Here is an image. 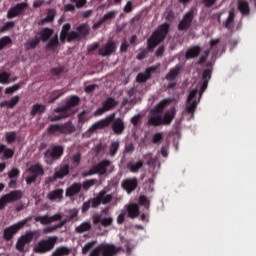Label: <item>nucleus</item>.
I'll return each instance as SVG.
<instances>
[{
  "label": "nucleus",
  "instance_id": "39",
  "mask_svg": "<svg viewBox=\"0 0 256 256\" xmlns=\"http://www.w3.org/2000/svg\"><path fill=\"white\" fill-rule=\"evenodd\" d=\"M41 43V39L39 37H35L26 42L25 48L27 51H31V49H35Z\"/></svg>",
  "mask_w": 256,
  "mask_h": 256
},
{
  "label": "nucleus",
  "instance_id": "1",
  "mask_svg": "<svg viewBox=\"0 0 256 256\" xmlns=\"http://www.w3.org/2000/svg\"><path fill=\"white\" fill-rule=\"evenodd\" d=\"M169 29H171L170 23L165 22L159 25L147 39V48L139 49L140 52L137 54L136 59H138V61H143L149 53H153V51H155V47L165 41L167 35H169Z\"/></svg>",
  "mask_w": 256,
  "mask_h": 256
},
{
  "label": "nucleus",
  "instance_id": "36",
  "mask_svg": "<svg viewBox=\"0 0 256 256\" xmlns=\"http://www.w3.org/2000/svg\"><path fill=\"white\" fill-rule=\"evenodd\" d=\"M19 96H14L10 100H5L0 103V107H8V109H13L17 103H19Z\"/></svg>",
  "mask_w": 256,
  "mask_h": 256
},
{
  "label": "nucleus",
  "instance_id": "52",
  "mask_svg": "<svg viewBox=\"0 0 256 256\" xmlns=\"http://www.w3.org/2000/svg\"><path fill=\"white\" fill-rule=\"evenodd\" d=\"M81 38L79 34L75 31H70L68 37L66 38V41L68 43H71L72 41H79Z\"/></svg>",
  "mask_w": 256,
  "mask_h": 256
},
{
  "label": "nucleus",
  "instance_id": "7",
  "mask_svg": "<svg viewBox=\"0 0 256 256\" xmlns=\"http://www.w3.org/2000/svg\"><path fill=\"white\" fill-rule=\"evenodd\" d=\"M31 219H33V218L32 217L25 218V219L17 222L16 224H13V225L5 228L3 231L4 241H11V239H13V237H15V235H17V233H19V231H21V229H23L24 227H27V225H28L29 221H31Z\"/></svg>",
  "mask_w": 256,
  "mask_h": 256
},
{
  "label": "nucleus",
  "instance_id": "8",
  "mask_svg": "<svg viewBox=\"0 0 256 256\" xmlns=\"http://www.w3.org/2000/svg\"><path fill=\"white\" fill-rule=\"evenodd\" d=\"M111 166L110 160L104 159L98 164L92 166L88 172H84L82 177H89L91 175H106L107 167Z\"/></svg>",
  "mask_w": 256,
  "mask_h": 256
},
{
  "label": "nucleus",
  "instance_id": "40",
  "mask_svg": "<svg viewBox=\"0 0 256 256\" xmlns=\"http://www.w3.org/2000/svg\"><path fill=\"white\" fill-rule=\"evenodd\" d=\"M91 222H82L79 226L75 228L76 233H85L91 231Z\"/></svg>",
  "mask_w": 256,
  "mask_h": 256
},
{
  "label": "nucleus",
  "instance_id": "4",
  "mask_svg": "<svg viewBox=\"0 0 256 256\" xmlns=\"http://www.w3.org/2000/svg\"><path fill=\"white\" fill-rule=\"evenodd\" d=\"M65 153V148L61 145L52 144L44 152V163L46 165H53L55 161H59L63 154Z\"/></svg>",
  "mask_w": 256,
  "mask_h": 256
},
{
  "label": "nucleus",
  "instance_id": "16",
  "mask_svg": "<svg viewBox=\"0 0 256 256\" xmlns=\"http://www.w3.org/2000/svg\"><path fill=\"white\" fill-rule=\"evenodd\" d=\"M138 185H139V181L137 180L136 177H134V178H127V179L122 181V188L128 194L129 193H133V191H135V189H137Z\"/></svg>",
  "mask_w": 256,
  "mask_h": 256
},
{
  "label": "nucleus",
  "instance_id": "14",
  "mask_svg": "<svg viewBox=\"0 0 256 256\" xmlns=\"http://www.w3.org/2000/svg\"><path fill=\"white\" fill-rule=\"evenodd\" d=\"M27 9L26 3H18L15 6L11 7L7 12L8 19H15V17H19V15H23L25 10Z\"/></svg>",
  "mask_w": 256,
  "mask_h": 256
},
{
  "label": "nucleus",
  "instance_id": "26",
  "mask_svg": "<svg viewBox=\"0 0 256 256\" xmlns=\"http://www.w3.org/2000/svg\"><path fill=\"white\" fill-rule=\"evenodd\" d=\"M143 165V160H138L137 162L130 161L127 163V169L130 171V173H139Z\"/></svg>",
  "mask_w": 256,
  "mask_h": 256
},
{
  "label": "nucleus",
  "instance_id": "37",
  "mask_svg": "<svg viewBox=\"0 0 256 256\" xmlns=\"http://www.w3.org/2000/svg\"><path fill=\"white\" fill-rule=\"evenodd\" d=\"M69 31H71V24H64L60 32V41L62 43H65V41H67V38L69 37Z\"/></svg>",
  "mask_w": 256,
  "mask_h": 256
},
{
  "label": "nucleus",
  "instance_id": "12",
  "mask_svg": "<svg viewBox=\"0 0 256 256\" xmlns=\"http://www.w3.org/2000/svg\"><path fill=\"white\" fill-rule=\"evenodd\" d=\"M119 105V102L115 100V98L109 97L104 102H102V107L98 108L94 115L96 117H99L103 115V113H107V111H111L114 107H117Z\"/></svg>",
  "mask_w": 256,
  "mask_h": 256
},
{
  "label": "nucleus",
  "instance_id": "58",
  "mask_svg": "<svg viewBox=\"0 0 256 256\" xmlns=\"http://www.w3.org/2000/svg\"><path fill=\"white\" fill-rule=\"evenodd\" d=\"M19 89H21V85L15 84L11 87L6 88L5 94L6 95H11L12 93H15V91H19Z\"/></svg>",
  "mask_w": 256,
  "mask_h": 256
},
{
  "label": "nucleus",
  "instance_id": "10",
  "mask_svg": "<svg viewBox=\"0 0 256 256\" xmlns=\"http://www.w3.org/2000/svg\"><path fill=\"white\" fill-rule=\"evenodd\" d=\"M193 19H195V10L190 9L187 11L183 18L178 23V31H187L193 23Z\"/></svg>",
  "mask_w": 256,
  "mask_h": 256
},
{
  "label": "nucleus",
  "instance_id": "21",
  "mask_svg": "<svg viewBox=\"0 0 256 256\" xmlns=\"http://www.w3.org/2000/svg\"><path fill=\"white\" fill-rule=\"evenodd\" d=\"M127 215L130 219H137L140 215L139 205L135 203H130L126 205Z\"/></svg>",
  "mask_w": 256,
  "mask_h": 256
},
{
  "label": "nucleus",
  "instance_id": "63",
  "mask_svg": "<svg viewBox=\"0 0 256 256\" xmlns=\"http://www.w3.org/2000/svg\"><path fill=\"white\" fill-rule=\"evenodd\" d=\"M19 169L17 168H12V170L10 172H8V177L9 179H16V177L19 176Z\"/></svg>",
  "mask_w": 256,
  "mask_h": 256
},
{
  "label": "nucleus",
  "instance_id": "49",
  "mask_svg": "<svg viewBox=\"0 0 256 256\" xmlns=\"http://www.w3.org/2000/svg\"><path fill=\"white\" fill-rule=\"evenodd\" d=\"M55 15L56 12L53 9H49L47 11V16L45 17V19L43 20L44 23H51L52 21L55 20Z\"/></svg>",
  "mask_w": 256,
  "mask_h": 256
},
{
  "label": "nucleus",
  "instance_id": "59",
  "mask_svg": "<svg viewBox=\"0 0 256 256\" xmlns=\"http://www.w3.org/2000/svg\"><path fill=\"white\" fill-rule=\"evenodd\" d=\"M89 201H90V205L93 209H97V207H99V205H101V200L98 195L95 198L89 199Z\"/></svg>",
  "mask_w": 256,
  "mask_h": 256
},
{
  "label": "nucleus",
  "instance_id": "28",
  "mask_svg": "<svg viewBox=\"0 0 256 256\" xmlns=\"http://www.w3.org/2000/svg\"><path fill=\"white\" fill-rule=\"evenodd\" d=\"M98 199H100V203H102V205H107L113 201V195L107 194V190L103 189L98 193Z\"/></svg>",
  "mask_w": 256,
  "mask_h": 256
},
{
  "label": "nucleus",
  "instance_id": "13",
  "mask_svg": "<svg viewBox=\"0 0 256 256\" xmlns=\"http://www.w3.org/2000/svg\"><path fill=\"white\" fill-rule=\"evenodd\" d=\"M197 90L193 89L190 91L188 98H187V104H186V112L189 113V115H193L195 113V109H197Z\"/></svg>",
  "mask_w": 256,
  "mask_h": 256
},
{
  "label": "nucleus",
  "instance_id": "57",
  "mask_svg": "<svg viewBox=\"0 0 256 256\" xmlns=\"http://www.w3.org/2000/svg\"><path fill=\"white\" fill-rule=\"evenodd\" d=\"M161 141H163V133L158 132V133L153 135L152 143L154 145H157V144L161 143Z\"/></svg>",
  "mask_w": 256,
  "mask_h": 256
},
{
  "label": "nucleus",
  "instance_id": "45",
  "mask_svg": "<svg viewBox=\"0 0 256 256\" xmlns=\"http://www.w3.org/2000/svg\"><path fill=\"white\" fill-rule=\"evenodd\" d=\"M117 151H119V141H113L109 147V155L110 157H115L117 155Z\"/></svg>",
  "mask_w": 256,
  "mask_h": 256
},
{
  "label": "nucleus",
  "instance_id": "48",
  "mask_svg": "<svg viewBox=\"0 0 256 256\" xmlns=\"http://www.w3.org/2000/svg\"><path fill=\"white\" fill-rule=\"evenodd\" d=\"M10 78H11V74L9 72L3 71L0 73V83L2 85H8Z\"/></svg>",
  "mask_w": 256,
  "mask_h": 256
},
{
  "label": "nucleus",
  "instance_id": "41",
  "mask_svg": "<svg viewBox=\"0 0 256 256\" xmlns=\"http://www.w3.org/2000/svg\"><path fill=\"white\" fill-rule=\"evenodd\" d=\"M71 253V250L65 246H60L55 249V251L52 253V256H64L69 255Z\"/></svg>",
  "mask_w": 256,
  "mask_h": 256
},
{
  "label": "nucleus",
  "instance_id": "34",
  "mask_svg": "<svg viewBox=\"0 0 256 256\" xmlns=\"http://www.w3.org/2000/svg\"><path fill=\"white\" fill-rule=\"evenodd\" d=\"M46 109H47V107L43 104H39V103L34 104L32 106V110L30 112V115L32 117H35V115H37V114L41 115V114L45 113Z\"/></svg>",
  "mask_w": 256,
  "mask_h": 256
},
{
  "label": "nucleus",
  "instance_id": "35",
  "mask_svg": "<svg viewBox=\"0 0 256 256\" xmlns=\"http://www.w3.org/2000/svg\"><path fill=\"white\" fill-rule=\"evenodd\" d=\"M234 21H235V10H230L229 16L225 21V28L230 31H233V28L235 27Z\"/></svg>",
  "mask_w": 256,
  "mask_h": 256
},
{
  "label": "nucleus",
  "instance_id": "53",
  "mask_svg": "<svg viewBox=\"0 0 256 256\" xmlns=\"http://www.w3.org/2000/svg\"><path fill=\"white\" fill-rule=\"evenodd\" d=\"M138 203L139 205H142L143 207H145V209H149L150 202L147 196L141 195L138 199Z\"/></svg>",
  "mask_w": 256,
  "mask_h": 256
},
{
  "label": "nucleus",
  "instance_id": "56",
  "mask_svg": "<svg viewBox=\"0 0 256 256\" xmlns=\"http://www.w3.org/2000/svg\"><path fill=\"white\" fill-rule=\"evenodd\" d=\"M15 27V22L9 21L6 22L1 28H0V33H5V31H9V29H13Z\"/></svg>",
  "mask_w": 256,
  "mask_h": 256
},
{
  "label": "nucleus",
  "instance_id": "23",
  "mask_svg": "<svg viewBox=\"0 0 256 256\" xmlns=\"http://www.w3.org/2000/svg\"><path fill=\"white\" fill-rule=\"evenodd\" d=\"M60 133L61 135H71L75 133V125L72 121H68L64 124H60Z\"/></svg>",
  "mask_w": 256,
  "mask_h": 256
},
{
  "label": "nucleus",
  "instance_id": "51",
  "mask_svg": "<svg viewBox=\"0 0 256 256\" xmlns=\"http://www.w3.org/2000/svg\"><path fill=\"white\" fill-rule=\"evenodd\" d=\"M64 71H65V66H58V67L52 68L50 70V73L54 77H59V75H61V73H63Z\"/></svg>",
  "mask_w": 256,
  "mask_h": 256
},
{
  "label": "nucleus",
  "instance_id": "60",
  "mask_svg": "<svg viewBox=\"0 0 256 256\" xmlns=\"http://www.w3.org/2000/svg\"><path fill=\"white\" fill-rule=\"evenodd\" d=\"M157 69H159V66L148 67L145 70V74L144 75L147 77V79H151V73H155V71H157Z\"/></svg>",
  "mask_w": 256,
  "mask_h": 256
},
{
  "label": "nucleus",
  "instance_id": "29",
  "mask_svg": "<svg viewBox=\"0 0 256 256\" xmlns=\"http://www.w3.org/2000/svg\"><path fill=\"white\" fill-rule=\"evenodd\" d=\"M3 153L2 160L5 159H13V155H15V150L7 148L4 144L0 145V155Z\"/></svg>",
  "mask_w": 256,
  "mask_h": 256
},
{
  "label": "nucleus",
  "instance_id": "61",
  "mask_svg": "<svg viewBox=\"0 0 256 256\" xmlns=\"http://www.w3.org/2000/svg\"><path fill=\"white\" fill-rule=\"evenodd\" d=\"M143 118V116H141V114H136L131 118V123L134 127H137V125H139V123H141V119Z\"/></svg>",
  "mask_w": 256,
  "mask_h": 256
},
{
  "label": "nucleus",
  "instance_id": "47",
  "mask_svg": "<svg viewBox=\"0 0 256 256\" xmlns=\"http://www.w3.org/2000/svg\"><path fill=\"white\" fill-rule=\"evenodd\" d=\"M13 43V40H11V37L4 36L0 38V51H3L4 47H7L8 45H11Z\"/></svg>",
  "mask_w": 256,
  "mask_h": 256
},
{
  "label": "nucleus",
  "instance_id": "38",
  "mask_svg": "<svg viewBox=\"0 0 256 256\" xmlns=\"http://www.w3.org/2000/svg\"><path fill=\"white\" fill-rule=\"evenodd\" d=\"M77 34L79 35L80 39H85L89 35V26L87 24H80L76 28Z\"/></svg>",
  "mask_w": 256,
  "mask_h": 256
},
{
  "label": "nucleus",
  "instance_id": "46",
  "mask_svg": "<svg viewBox=\"0 0 256 256\" xmlns=\"http://www.w3.org/2000/svg\"><path fill=\"white\" fill-rule=\"evenodd\" d=\"M48 135H55V133H61V124H51L47 128Z\"/></svg>",
  "mask_w": 256,
  "mask_h": 256
},
{
  "label": "nucleus",
  "instance_id": "19",
  "mask_svg": "<svg viewBox=\"0 0 256 256\" xmlns=\"http://www.w3.org/2000/svg\"><path fill=\"white\" fill-rule=\"evenodd\" d=\"M98 248L100 249L102 256H112L117 253V247L113 244H100Z\"/></svg>",
  "mask_w": 256,
  "mask_h": 256
},
{
  "label": "nucleus",
  "instance_id": "18",
  "mask_svg": "<svg viewBox=\"0 0 256 256\" xmlns=\"http://www.w3.org/2000/svg\"><path fill=\"white\" fill-rule=\"evenodd\" d=\"M211 73H212V70L209 68L203 71L202 84L200 87V95H202V93H205V91L207 90V87L209 86V81H211Z\"/></svg>",
  "mask_w": 256,
  "mask_h": 256
},
{
  "label": "nucleus",
  "instance_id": "30",
  "mask_svg": "<svg viewBox=\"0 0 256 256\" xmlns=\"http://www.w3.org/2000/svg\"><path fill=\"white\" fill-rule=\"evenodd\" d=\"M49 201H62L63 189H55L47 195Z\"/></svg>",
  "mask_w": 256,
  "mask_h": 256
},
{
  "label": "nucleus",
  "instance_id": "54",
  "mask_svg": "<svg viewBox=\"0 0 256 256\" xmlns=\"http://www.w3.org/2000/svg\"><path fill=\"white\" fill-rule=\"evenodd\" d=\"M116 15H117V11L111 10V11L107 12L106 14H104L102 19L105 23V21H111V19H115Z\"/></svg>",
  "mask_w": 256,
  "mask_h": 256
},
{
  "label": "nucleus",
  "instance_id": "44",
  "mask_svg": "<svg viewBox=\"0 0 256 256\" xmlns=\"http://www.w3.org/2000/svg\"><path fill=\"white\" fill-rule=\"evenodd\" d=\"M97 183H99L98 179L86 180L81 184L82 189H84L85 191H89V189H91V187H93V185H97Z\"/></svg>",
  "mask_w": 256,
  "mask_h": 256
},
{
  "label": "nucleus",
  "instance_id": "2",
  "mask_svg": "<svg viewBox=\"0 0 256 256\" xmlns=\"http://www.w3.org/2000/svg\"><path fill=\"white\" fill-rule=\"evenodd\" d=\"M111 124H112L111 129L114 135H123L125 131V122L122 120V118H115V114H111L106 118L94 123L87 130L86 133L93 135V133H95V131H98V129H105V127H109V125Z\"/></svg>",
  "mask_w": 256,
  "mask_h": 256
},
{
  "label": "nucleus",
  "instance_id": "22",
  "mask_svg": "<svg viewBox=\"0 0 256 256\" xmlns=\"http://www.w3.org/2000/svg\"><path fill=\"white\" fill-rule=\"evenodd\" d=\"M82 185L79 182H74L70 187L66 189L65 195L67 197H75L81 193Z\"/></svg>",
  "mask_w": 256,
  "mask_h": 256
},
{
  "label": "nucleus",
  "instance_id": "64",
  "mask_svg": "<svg viewBox=\"0 0 256 256\" xmlns=\"http://www.w3.org/2000/svg\"><path fill=\"white\" fill-rule=\"evenodd\" d=\"M62 95H63V92L61 93H59V91L52 92V96L49 100V103H55V101L59 99V97H61Z\"/></svg>",
  "mask_w": 256,
  "mask_h": 256
},
{
  "label": "nucleus",
  "instance_id": "25",
  "mask_svg": "<svg viewBox=\"0 0 256 256\" xmlns=\"http://www.w3.org/2000/svg\"><path fill=\"white\" fill-rule=\"evenodd\" d=\"M199 55H201V47L192 46L187 49L185 59H195V57H199Z\"/></svg>",
  "mask_w": 256,
  "mask_h": 256
},
{
  "label": "nucleus",
  "instance_id": "50",
  "mask_svg": "<svg viewBox=\"0 0 256 256\" xmlns=\"http://www.w3.org/2000/svg\"><path fill=\"white\" fill-rule=\"evenodd\" d=\"M96 244H97V241H91L86 243L82 248L83 255H87V253H89V251H91V249H93V247H95Z\"/></svg>",
  "mask_w": 256,
  "mask_h": 256
},
{
  "label": "nucleus",
  "instance_id": "31",
  "mask_svg": "<svg viewBox=\"0 0 256 256\" xmlns=\"http://www.w3.org/2000/svg\"><path fill=\"white\" fill-rule=\"evenodd\" d=\"M179 73H181V66L177 65L174 68L170 69L165 78L167 79V81H175V79L179 77Z\"/></svg>",
  "mask_w": 256,
  "mask_h": 256
},
{
  "label": "nucleus",
  "instance_id": "15",
  "mask_svg": "<svg viewBox=\"0 0 256 256\" xmlns=\"http://www.w3.org/2000/svg\"><path fill=\"white\" fill-rule=\"evenodd\" d=\"M117 50V44L113 41H108L104 47L99 49L98 55L101 57H109V55H113Z\"/></svg>",
  "mask_w": 256,
  "mask_h": 256
},
{
  "label": "nucleus",
  "instance_id": "5",
  "mask_svg": "<svg viewBox=\"0 0 256 256\" xmlns=\"http://www.w3.org/2000/svg\"><path fill=\"white\" fill-rule=\"evenodd\" d=\"M41 237V230L26 231L16 242V249L20 253L25 252V245H29L32 241H37Z\"/></svg>",
  "mask_w": 256,
  "mask_h": 256
},
{
  "label": "nucleus",
  "instance_id": "9",
  "mask_svg": "<svg viewBox=\"0 0 256 256\" xmlns=\"http://www.w3.org/2000/svg\"><path fill=\"white\" fill-rule=\"evenodd\" d=\"M22 197L23 193H21L20 190H15L6 195H3L0 198V211H2V209H5L8 203H14V201H19V199H21Z\"/></svg>",
  "mask_w": 256,
  "mask_h": 256
},
{
  "label": "nucleus",
  "instance_id": "27",
  "mask_svg": "<svg viewBox=\"0 0 256 256\" xmlns=\"http://www.w3.org/2000/svg\"><path fill=\"white\" fill-rule=\"evenodd\" d=\"M238 10L244 16L249 15L251 13V8H249V1L238 0Z\"/></svg>",
  "mask_w": 256,
  "mask_h": 256
},
{
  "label": "nucleus",
  "instance_id": "6",
  "mask_svg": "<svg viewBox=\"0 0 256 256\" xmlns=\"http://www.w3.org/2000/svg\"><path fill=\"white\" fill-rule=\"evenodd\" d=\"M57 236H50L48 239L40 240L33 248V252L38 255H43L45 253H49V251H53L55 249V245L57 244Z\"/></svg>",
  "mask_w": 256,
  "mask_h": 256
},
{
  "label": "nucleus",
  "instance_id": "55",
  "mask_svg": "<svg viewBox=\"0 0 256 256\" xmlns=\"http://www.w3.org/2000/svg\"><path fill=\"white\" fill-rule=\"evenodd\" d=\"M15 139H17V133L15 131L6 133L7 143H15Z\"/></svg>",
  "mask_w": 256,
  "mask_h": 256
},
{
  "label": "nucleus",
  "instance_id": "3",
  "mask_svg": "<svg viewBox=\"0 0 256 256\" xmlns=\"http://www.w3.org/2000/svg\"><path fill=\"white\" fill-rule=\"evenodd\" d=\"M177 115V109L175 107L170 108L168 111L162 114L150 115L148 119V125L150 127H161V125H171Z\"/></svg>",
  "mask_w": 256,
  "mask_h": 256
},
{
  "label": "nucleus",
  "instance_id": "62",
  "mask_svg": "<svg viewBox=\"0 0 256 256\" xmlns=\"http://www.w3.org/2000/svg\"><path fill=\"white\" fill-rule=\"evenodd\" d=\"M113 225V218L112 217H105L101 221V226L102 227H109Z\"/></svg>",
  "mask_w": 256,
  "mask_h": 256
},
{
  "label": "nucleus",
  "instance_id": "33",
  "mask_svg": "<svg viewBox=\"0 0 256 256\" xmlns=\"http://www.w3.org/2000/svg\"><path fill=\"white\" fill-rule=\"evenodd\" d=\"M59 47V36L56 34L46 45L47 51H55Z\"/></svg>",
  "mask_w": 256,
  "mask_h": 256
},
{
  "label": "nucleus",
  "instance_id": "43",
  "mask_svg": "<svg viewBox=\"0 0 256 256\" xmlns=\"http://www.w3.org/2000/svg\"><path fill=\"white\" fill-rule=\"evenodd\" d=\"M34 219L37 223H41V225H51V216H36Z\"/></svg>",
  "mask_w": 256,
  "mask_h": 256
},
{
  "label": "nucleus",
  "instance_id": "24",
  "mask_svg": "<svg viewBox=\"0 0 256 256\" xmlns=\"http://www.w3.org/2000/svg\"><path fill=\"white\" fill-rule=\"evenodd\" d=\"M28 171L36 179H37V177H43V175H45V169H43V166H41V164H34V165L30 166Z\"/></svg>",
  "mask_w": 256,
  "mask_h": 256
},
{
  "label": "nucleus",
  "instance_id": "17",
  "mask_svg": "<svg viewBox=\"0 0 256 256\" xmlns=\"http://www.w3.org/2000/svg\"><path fill=\"white\" fill-rule=\"evenodd\" d=\"M173 99L165 98L160 101L153 110H151V115H163V111H165V107L171 104Z\"/></svg>",
  "mask_w": 256,
  "mask_h": 256
},
{
  "label": "nucleus",
  "instance_id": "11",
  "mask_svg": "<svg viewBox=\"0 0 256 256\" xmlns=\"http://www.w3.org/2000/svg\"><path fill=\"white\" fill-rule=\"evenodd\" d=\"M81 103V98L77 95H72L67 101L66 104L62 107H57L54 109L55 113H69L70 109H73V107H77Z\"/></svg>",
  "mask_w": 256,
  "mask_h": 256
},
{
  "label": "nucleus",
  "instance_id": "42",
  "mask_svg": "<svg viewBox=\"0 0 256 256\" xmlns=\"http://www.w3.org/2000/svg\"><path fill=\"white\" fill-rule=\"evenodd\" d=\"M56 113H60L59 115L56 116H49L48 119L49 121H51L52 123H55V121H61V119H67V117H69V112H56Z\"/></svg>",
  "mask_w": 256,
  "mask_h": 256
},
{
  "label": "nucleus",
  "instance_id": "20",
  "mask_svg": "<svg viewBox=\"0 0 256 256\" xmlns=\"http://www.w3.org/2000/svg\"><path fill=\"white\" fill-rule=\"evenodd\" d=\"M69 174V166L68 164L62 166L60 169H56L54 176L53 177H49L48 181H55V179H63L64 177H67V175Z\"/></svg>",
  "mask_w": 256,
  "mask_h": 256
},
{
  "label": "nucleus",
  "instance_id": "32",
  "mask_svg": "<svg viewBox=\"0 0 256 256\" xmlns=\"http://www.w3.org/2000/svg\"><path fill=\"white\" fill-rule=\"evenodd\" d=\"M38 35H40V37H38L40 41H43V43H46V41H49V39H51L53 35V29L44 28L38 33Z\"/></svg>",
  "mask_w": 256,
  "mask_h": 256
}]
</instances>
